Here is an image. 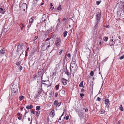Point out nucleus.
I'll list each match as a JSON object with an SVG mask.
<instances>
[{
  "mask_svg": "<svg viewBox=\"0 0 124 124\" xmlns=\"http://www.w3.org/2000/svg\"><path fill=\"white\" fill-rule=\"evenodd\" d=\"M43 92H44L43 91H42L41 90H39V91L38 93H40V94H41Z\"/></svg>",
  "mask_w": 124,
  "mask_h": 124,
  "instance_id": "c9c22d12",
  "label": "nucleus"
},
{
  "mask_svg": "<svg viewBox=\"0 0 124 124\" xmlns=\"http://www.w3.org/2000/svg\"><path fill=\"white\" fill-rule=\"evenodd\" d=\"M117 124H120V121H119L117 123Z\"/></svg>",
  "mask_w": 124,
  "mask_h": 124,
  "instance_id": "680f3d73",
  "label": "nucleus"
},
{
  "mask_svg": "<svg viewBox=\"0 0 124 124\" xmlns=\"http://www.w3.org/2000/svg\"><path fill=\"white\" fill-rule=\"evenodd\" d=\"M63 20H64V21H65L67 19L66 18H63Z\"/></svg>",
  "mask_w": 124,
  "mask_h": 124,
  "instance_id": "bf43d9fd",
  "label": "nucleus"
},
{
  "mask_svg": "<svg viewBox=\"0 0 124 124\" xmlns=\"http://www.w3.org/2000/svg\"><path fill=\"white\" fill-rule=\"evenodd\" d=\"M59 94L61 96H63L65 94V92L64 90H61L59 91Z\"/></svg>",
  "mask_w": 124,
  "mask_h": 124,
  "instance_id": "1a4fd4ad",
  "label": "nucleus"
},
{
  "mask_svg": "<svg viewBox=\"0 0 124 124\" xmlns=\"http://www.w3.org/2000/svg\"><path fill=\"white\" fill-rule=\"evenodd\" d=\"M67 56L69 57V58H70V54H67Z\"/></svg>",
  "mask_w": 124,
  "mask_h": 124,
  "instance_id": "8fccbe9b",
  "label": "nucleus"
},
{
  "mask_svg": "<svg viewBox=\"0 0 124 124\" xmlns=\"http://www.w3.org/2000/svg\"><path fill=\"white\" fill-rule=\"evenodd\" d=\"M100 21H97L95 23V24H99V23Z\"/></svg>",
  "mask_w": 124,
  "mask_h": 124,
  "instance_id": "37998d69",
  "label": "nucleus"
},
{
  "mask_svg": "<svg viewBox=\"0 0 124 124\" xmlns=\"http://www.w3.org/2000/svg\"><path fill=\"white\" fill-rule=\"evenodd\" d=\"M61 102L58 103V101L57 100L55 101L54 102V105H56V107L57 106L58 107L60 106L61 105Z\"/></svg>",
  "mask_w": 124,
  "mask_h": 124,
  "instance_id": "f8f14e48",
  "label": "nucleus"
},
{
  "mask_svg": "<svg viewBox=\"0 0 124 124\" xmlns=\"http://www.w3.org/2000/svg\"><path fill=\"white\" fill-rule=\"evenodd\" d=\"M80 96L82 98H83V97L84 96V95H85V94H84V93H80Z\"/></svg>",
  "mask_w": 124,
  "mask_h": 124,
  "instance_id": "ea45409f",
  "label": "nucleus"
},
{
  "mask_svg": "<svg viewBox=\"0 0 124 124\" xmlns=\"http://www.w3.org/2000/svg\"><path fill=\"white\" fill-rule=\"evenodd\" d=\"M101 99L99 97H98L97 98V100L99 101H101Z\"/></svg>",
  "mask_w": 124,
  "mask_h": 124,
  "instance_id": "79ce46f5",
  "label": "nucleus"
},
{
  "mask_svg": "<svg viewBox=\"0 0 124 124\" xmlns=\"http://www.w3.org/2000/svg\"><path fill=\"white\" fill-rule=\"evenodd\" d=\"M61 116H60L58 122H59L61 123V122H62L64 120V118H65V117H64V118L62 119V120H61Z\"/></svg>",
  "mask_w": 124,
  "mask_h": 124,
  "instance_id": "a211bd4d",
  "label": "nucleus"
},
{
  "mask_svg": "<svg viewBox=\"0 0 124 124\" xmlns=\"http://www.w3.org/2000/svg\"><path fill=\"white\" fill-rule=\"evenodd\" d=\"M50 42L49 41L48 42L45 41V42L43 43L42 44L41 50L42 51H44L47 50L50 47Z\"/></svg>",
  "mask_w": 124,
  "mask_h": 124,
  "instance_id": "7ed1b4c3",
  "label": "nucleus"
},
{
  "mask_svg": "<svg viewBox=\"0 0 124 124\" xmlns=\"http://www.w3.org/2000/svg\"><path fill=\"white\" fill-rule=\"evenodd\" d=\"M40 114V112L38 111L36 112V115L37 116H38Z\"/></svg>",
  "mask_w": 124,
  "mask_h": 124,
  "instance_id": "72a5a7b5",
  "label": "nucleus"
},
{
  "mask_svg": "<svg viewBox=\"0 0 124 124\" xmlns=\"http://www.w3.org/2000/svg\"><path fill=\"white\" fill-rule=\"evenodd\" d=\"M99 39H100V40H103L102 38L101 37H100L99 38Z\"/></svg>",
  "mask_w": 124,
  "mask_h": 124,
  "instance_id": "603ef678",
  "label": "nucleus"
},
{
  "mask_svg": "<svg viewBox=\"0 0 124 124\" xmlns=\"http://www.w3.org/2000/svg\"><path fill=\"white\" fill-rule=\"evenodd\" d=\"M48 81H44V80H42V84L43 83V82H46H46H48Z\"/></svg>",
  "mask_w": 124,
  "mask_h": 124,
  "instance_id": "3c124183",
  "label": "nucleus"
},
{
  "mask_svg": "<svg viewBox=\"0 0 124 124\" xmlns=\"http://www.w3.org/2000/svg\"><path fill=\"white\" fill-rule=\"evenodd\" d=\"M31 113L33 114H34L35 113L34 111L33 110H32L31 111Z\"/></svg>",
  "mask_w": 124,
  "mask_h": 124,
  "instance_id": "864d4df0",
  "label": "nucleus"
},
{
  "mask_svg": "<svg viewBox=\"0 0 124 124\" xmlns=\"http://www.w3.org/2000/svg\"><path fill=\"white\" fill-rule=\"evenodd\" d=\"M72 61H74L75 62H75V60L74 59H72Z\"/></svg>",
  "mask_w": 124,
  "mask_h": 124,
  "instance_id": "e2e57ef3",
  "label": "nucleus"
},
{
  "mask_svg": "<svg viewBox=\"0 0 124 124\" xmlns=\"http://www.w3.org/2000/svg\"><path fill=\"white\" fill-rule=\"evenodd\" d=\"M64 71L65 72L66 74H67L68 76L69 75V73L67 70H64Z\"/></svg>",
  "mask_w": 124,
  "mask_h": 124,
  "instance_id": "c756f323",
  "label": "nucleus"
},
{
  "mask_svg": "<svg viewBox=\"0 0 124 124\" xmlns=\"http://www.w3.org/2000/svg\"><path fill=\"white\" fill-rule=\"evenodd\" d=\"M124 58V55H123L122 56H120L119 58L120 60H122Z\"/></svg>",
  "mask_w": 124,
  "mask_h": 124,
  "instance_id": "4c0bfd02",
  "label": "nucleus"
},
{
  "mask_svg": "<svg viewBox=\"0 0 124 124\" xmlns=\"http://www.w3.org/2000/svg\"><path fill=\"white\" fill-rule=\"evenodd\" d=\"M19 98L20 100L21 101L24 98V97L22 95H21L19 96Z\"/></svg>",
  "mask_w": 124,
  "mask_h": 124,
  "instance_id": "a878e982",
  "label": "nucleus"
},
{
  "mask_svg": "<svg viewBox=\"0 0 124 124\" xmlns=\"http://www.w3.org/2000/svg\"><path fill=\"white\" fill-rule=\"evenodd\" d=\"M23 47L22 45H18L17 46V52H18L21 51L23 49Z\"/></svg>",
  "mask_w": 124,
  "mask_h": 124,
  "instance_id": "9d476101",
  "label": "nucleus"
},
{
  "mask_svg": "<svg viewBox=\"0 0 124 124\" xmlns=\"http://www.w3.org/2000/svg\"><path fill=\"white\" fill-rule=\"evenodd\" d=\"M59 85L58 84V85H56L55 86V89L56 90H58L59 89Z\"/></svg>",
  "mask_w": 124,
  "mask_h": 124,
  "instance_id": "bb28decb",
  "label": "nucleus"
},
{
  "mask_svg": "<svg viewBox=\"0 0 124 124\" xmlns=\"http://www.w3.org/2000/svg\"><path fill=\"white\" fill-rule=\"evenodd\" d=\"M51 115H52V116L53 117H54V116L55 115V114L54 112V109L51 112Z\"/></svg>",
  "mask_w": 124,
  "mask_h": 124,
  "instance_id": "f3484780",
  "label": "nucleus"
},
{
  "mask_svg": "<svg viewBox=\"0 0 124 124\" xmlns=\"http://www.w3.org/2000/svg\"><path fill=\"white\" fill-rule=\"evenodd\" d=\"M49 40H50V38H48L46 39V40L45 41H48Z\"/></svg>",
  "mask_w": 124,
  "mask_h": 124,
  "instance_id": "5fc2aeb1",
  "label": "nucleus"
},
{
  "mask_svg": "<svg viewBox=\"0 0 124 124\" xmlns=\"http://www.w3.org/2000/svg\"><path fill=\"white\" fill-rule=\"evenodd\" d=\"M115 43V42H114L110 41L109 44L110 46H113Z\"/></svg>",
  "mask_w": 124,
  "mask_h": 124,
  "instance_id": "aec40b11",
  "label": "nucleus"
},
{
  "mask_svg": "<svg viewBox=\"0 0 124 124\" xmlns=\"http://www.w3.org/2000/svg\"><path fill=\"white\" fill-rule=\"evenodd\" d=\"M77 67L76 62L72 61L70 64V74L74 75L77 70Z\"/></svg>",
  "mask_w": 124,
  "mask_h": 124,
  "instance_id": "f257e3e1",
  "label": "nucleus"
},
{
  "mask_svg": "<svg viewBox=\"0 0 124 124\" xmlns=\"http://www.w3.org/2000/svg\"><path fill=\"white\" fill-rule=\"evenodd\" d=\"M19 85L17 83L14 84L11 88V93L13 95L16 94L18 92L19 88Z\"/></svg>",
  "mask_w": 124,
  "mask_h": 124,
  "instance_id": "f03ea898",
  "label": "nucleus"
},
{
  "mask_svg": "<svg viewBox=\"0 0 124 124\" xmlns=\"http://www.w3.org/2000/svg\"><path fill=\"white\" fill-rule=\"evenodd\" d=\"M64 111L63 113L62 114V115H61V117H62V116L64 115Z\"/></svg>",
  "mask_w": 124,
  "mask_h": 124,
  "instance_id": "052dcab7",
  "label": "nucleus"
},
{
  "mask_svg": "<svg viewBox=\"0 0 124 124\" xmlns=\"http://www.w3.org/2000/svg\"><path fill=\"white\" fill-rule=\"evenodd\" d=\"M50 6H51V8H52V9L53 10V9L54 8V7H53V5L52 3H50Z\"/></svg>",
  "mask_w": 124,
  "mask_h": 124,
  "instance_id": "e433bc0d",
  "label": "nucleus"
},
{
  "mask_svg": "<svg viewBox=\"0 0 124 124\" xmlns=\"http://www.w3.org/2000/svg\"><path fill=\"white\" fill-rule=\"evenodd\" d=\"M97 43L99 46H101V45L103 44V40H100V41H97Z\"/></svg>",
  "mask_w": 124,
  "mask_h": 124,
  "instance_id": "2eb2a0df",
  "label": "nucleus"
},
{
  "mask_svg": "<svg viewBox=\"0 0 124 124\" xmlns=\"http://www.w3.org/2000/svg\"><path fill=\"white\" fill-rule=\"evenodd\" d=\"M40 94L38 92L37 94L35 95L34 97L35 98H37L38 97H40Z\"/></svg>",
  "mask_w": 124,
  "mask_h": 124,
  "instance_id": "6ab92c4d",
  "label": "nucleus"
},
{
  "mask_svg": "<svg viewBox=\"0 0 124 124\" xmlns=\"http://www.w3.org/2000/svg\"><path fill=\"white\" fill-rule=\"evenodd\" d=\"M33 107V106L32 105H28L27 106L26 108L27 109H31Z\"/></svg>",
  "mask_w": 124,
  "mask_h": 124,
  "instance_id": "dca6fc26",
  "label": "nucleus"
},
{
  "mask_svg": "<svg viewBox=\"0 0 124 124\" xmlns=\"http://www.w3.org/2000/svg\"><path fill=\"white\" fill-rule=\"evenodd\" d=\"M69 116H67L65 117V119L66 120H68L69 119Z\"/></svg>",
  "mask_w": 124,
  "mask_h": 124,
  "instance_id": "a19ab883",
  "label": "nucleus"
},
{
  "mask_svg": "<svg viewBox=\"0 0 124 124\" xmlns=\"http://www.w3.org/2000/svg\"><path fill=\"white\" fill-rule=\"evenodd\" d=\"M23 69V67L22 66H20L19 67V69L20 70H21Z\"/></svg>",
  "mask_w": 124,
  "mask_h": 124,
  "instance_id": "58836bf2",
  "label": "nucleus"
},
{
  "mask_svg": "<svg viewBox=\"0 0 124 124\" xmlns=\"http://www.w3.org/2000/svg\"><path fill=\"white\" fill-rule=\"evenodd\" d=\"M108 39V38L107 37H105L104 38V41H107V40Z\"/></svg>",
  "mask_w": 124,
  "mask_h": 124,
  "instance_id": "f704fd0d",
  "label": "nucleus"
},
{
  "mask_svg": "<svg viewBox=\"0 0 124 124\" xmlns=\"http://www.w3.org/2000/svg\"><path fill=\"white\" fill-rule=\"evenodd\" d=\"M29 47H28L27 48V51H28V50H29Z\"/></svg>",
  "mask_w": 124,
  "mask_h": 124,
  "instance_id": "774afa93",
  "label": "nucleus"
},
{
  "mask_svg": "<svg viewBox=\"0 0 124 124\" xmlns=\"http://www.w3.org/2000/svg\"><path fill=\"white\" fill-rule=\"evenodd\" d=\"M67 33L68 32L67 31H64V32L63 33V37H65L66 36Z\"/></svg>",
  "mask_w": 124,
  "mask_h": 124,
  "instance_id": "412c9836",
  "label": "nucleus"
},
{
  "mask_svg": "<svg viewBox=\"0 0 124 124\" xmlns=\"http://www.w3.org/2000/svg\"><path fill=\"white\" fill-rule=\"evenodd\" d=\"M85 112H87L88 111V109L87 108H85Z\"/></svg>",
  "mask_w": 124,
  "mask_h": 124,
  "instance_id": "6e6d98bb",
  "label": "nucleus"
},
{
  "mask_svg": "<svg viewBox=\"0 0 124 124\" xmlns=\"http://www.w3.org/2000/svg\"><path fill=\"white\" fill-rule=\"evenodd\" d=\"M38 38V36H36L35 38H34V40L35 41Z\"/></svg>",
  "mask_w": 124,
  "mask_h": 124,
  "instance_id": "49530a36",
  "label": "nucleus"
},
{
  "mask_svg": "<svg viewBox=\"0 0 124 124\" xmlns=\"http://www.w3.org/2000/svg\"><path fill=\"white\" fill-rule=\"evenodd\" d=\"M94 74V72L92 71H91L90 73V75L91 76H93Z\"/></svg>",
  "mask_w": 124,
  "mask_h": 124,
  "instance_id": "2f4dec72",
  "label": "nucleus"
},
{
  "mask_svg": "<svg viewBox=\"0 0 124 124\" xmlns=\"http://www.w3.org/2000/svg\"><path fill=\"white\" fill-rule=\"evenodd\" d=\"M100 3V2L98 1H96V4L97 5H99Z\"/></svg>",
  "mask_w": 124,
  "mask_h": 124,
  "instance_id": "09e8293b",
  "label": "nucleus"
},
{
  "mask_svg": "<svg viewBox=\"0 0 124 124\" xmlns=\"http://www.w3.org/2000/svg\"><path fill=\"white\" fill-rule=\"evenodd\" d=\"M46 83H42V84H44L45 86L47 87V88L51 86V84L49 82H48Z\"/></svg>",
  "mask_w": 124,
  "mask_h": 124,
  "instance_id": "ddd939ff",
  "label": "nucleus"
},
{
  "mask_svg": "<svg viewBox=\"0 0 124 124\" xmlns=\"http://www.w3.org/2000/svg\"><path fill=\"white\" fill-rule=\"evenodd\" d=\"M22 27H24L25 26L24 24H22Z\"/></svg>",
  "mask_w": 124,
  "mask_h": 124,
  "instance_id": "0e129e2a",
  "label": "nucleus"
},
{
  "mask_svg": "<svg viewBox=\"0 0 124 124\" xmlns=\"http://www.w3.org/2000/svg\"><path fill=\"white\" fill-rule=\"evenodd\" d=\"M33 21V19L32 18H31L29 20V23H32Z\"/></svg>",
  "mask_w": 124,
  "mask_h": 124,
  "instance_id": "5701e85b",
  "label": "nucleus"
},
{
  "mask_svg": "<svg viewBox=\"0 0 124 124\" xmlns=\"http://www.w3.org/2000/svg\"><path fill=\"white\" fill-rule=\"evenodd\" d=\"M105 112V111L103 109H102L99 111L100 113L101 114H103Z\"/></svg>",
  "mask_w": 124,
  "mask_h": 124,
  "instance_id": "c85d7f7f",
  "label": "nucleus"
},
{
  "mask_svg": "<svg viewBox=\"0 0 124 124\" xmlns=\"http://www.w3.org/2000/svg\"><path fill=\"white\" fill-rule=\"evenodd\" d=\"M21 63V62L20 61H19L18 62H16V64L17 66L20 65Z\"/></svg>",
  "mask_w": 124,
  "mask_h": 124,
  "instance_id": "7c9ffc66",
  "label": "nucleus"
},
{
  "mask_svg": "<svg viewBox=\"0 0 124 124\" xmlns=\"http://www.w3.org/2000/svg\"><path fill=\"white\" fill-rule=\"evenodd\" d=\"M104 101L105 104L106 105L107 107L108 108L109 107V101L108 99H106Z\"/></svg>",
  "mask_w": 124,
  "mask_h": 124,
  "instance_id": "6e6552de",
  "label": "nucleus"
},
{
  "mask_svg": "<svg viewBox=\"0 0 124 124\" xmlns=\"http://www.w3.org/2000/svg\"><path fill=\"white\" fill-rule=\"evenodd\" d=\"M119 109L121 111H123L124 110V109L123 107H122V106L121 105L119 107Z\"/></svg>",
  "mask_w": 124,
  "mask_h": 124,
  "instance_id": "393cba45",
  "label": "nucleus"
},
{
  "mask_svg": "<svg viewBox=\"0 0 124 124\" xmlns=\"http://www.w3.org/2000/svg\"><path fill=\"white\" fill-rule=\"evenodd\" d=\"M61 43V39L58 38L56 39L55 42V43L57 47H59Z\"/></svg>",
  "mask_w": 124,
  "mask_h": 124,
  "instance_id": "20e7f679",
  "label": "nucleus"
},
{
  "mask_svg": "<svg viewBox=\"0 0 124 124\" xmlns=\"http://www.w3.org/2000/svg\"><path fill=\"white\" fill-rule=\"evenodd\" d=\"M40 107L39 106H37L36 108V109L37 110H40Z\"/></svg>",
  "mask_w": 124,
  "mask_h": 124,
  "instance_id": "473e14b6",
  "label": "nucleus"
},
{
  "mask_svg": "<svg viewBox=\"0 0 124 124\" xmlns=\"http://www.w3.org/2000/svg\"><path fill=\"white\" fill-rule=\"evenodd\" d=\"M71 23L70 24L71 25H73L74 24V21L71 19H70V20L69 21Z\"/></svg>",
  "mask_w": 124,
  "mask_h": 124,
  "instance_id": "b1692460",
  "label": "nucleus"
},
{
  "mask_svg": "<svg viewBox=\"0 0 124 124\" xmlns=\"http://www.w3.org/2000/svg\"><path fill=\"white\" fill-rule=\"evenodd\" d=\"M58 93H55V97H57V96L58 95Z\"/></svg>",
  "mask_w": 124,
  "mask_h": 124,
  "instance_id": "c03bdc74",
  "label": "nucleus"
},
{
  "mask_svg": "<svg viewBox=\"0 0 124 124\" xmlns=\"http://www.w3.org/2000/svg\"><path fill=\"white\" fill-rule=\"evenodd\" d=\"M61 80L64 85H65L67 84L68 81L67 80L63 78H61Z\"/></svg>",
  "mask_w": 124,
  "mask_h": 124,
  "instance_id": "0eeeda50",
  "label": "nucleus"
},
{
  "mask_svg": "<svg viewBox=\"0 0 124 124\" xmlns=\"http://www.w3.org/2000/svg\"><path fill=\"white\" fill-rule=\"evenodd\" d=\"M5 12V9L2 8H0V13L2 14H4Z\"/></svg>",
  "mask_w": 124,
  "mask_h": 124,
  "instance_id": "4468645a",
  "label": "nucleus"
},
{
  "mask_svg": "<svg viewBox=\"0 0 124 124\" xmlns=\"http://www.w3.org/2000/svg\"><path fill=\"white\" fill-rule=\"evenodd\" d=\"M79 86L80 87H83V88L84 87V86L83 85V81L81 82L80 84L79 85Z\"/></svg>",
  "mask_w": 124,
  "mask_h": 124,
  "instance_id": "4be33fe9",
  "label": "nucleus"
},
{
  "mask_svg": "<svg viewBox=\"0 0 124 124\" xmlns=\"http://www.w3.org/2000/svg\"><path fill=\"white\" fill-rule=\"evenodd\" d=\"M98 24L96 25V24H95V25L94 26V28H95V29H96L97 28L98 26Z\"/></svg>",
  "mask_w": 124,
  "mask_h": 124,
  "instance_id": "de8ad7c7",
  "label": "nucleus"
},
{
  "mask_svg": "<svg viewBox=\"0 0 124 124\" xmlns=\"http://www.w3.org/2000/svg\"><path fill=\"white\" fill-rule=\"evenodd\" d=\"M101 12H98L96 14V19L97 21H100L101 16Z\"/></svg>",
  "mask_w": 124,
  "mask_h": 124,
  "instance_id": "39448f33",
  "label": "nucleus"
},
{
  "mask_svg": "<svg viewBox=\"0 0 124 124\" xmlns=\"http://www.w3.org/2000/svg\"><path fill=\"white\" fill-rule=\"evenodd\" d=\"M27 8V6L26 3H23L21 7V8L22 10H23L24 11H25V9H26Z\"/></svg>",
  "mask_w": 124,
  "mask_h": 124,
  "instance_id": "423d86ee",
  "label": "nucleus"
},
{
  "mask_svg": "<svg viewBox=\"0 0 124 124\" xmlns=\"http://www.w3.org/2000/svg\"><path fill=\"white\" fill-rule=\"evenodd\" d=\"M62 8H61V6L59 5V7L57 8V9L59 11H61V10Z\"/></svg>",
  "mask_w": 124,
  "mask_h": 124,
  "instance_id": "cd10ccee",
  "label": "nucleus"
},
{
  "mask_svg": "<svg viewBox=\"0 0 124 124\" xmlns=\"http://www.w3.org/2000/svg\"><path fill=\"white\" fill-rule=\"evenodd\" d=\"M18 118L19 120H21V118L20 116H19L18 117Z\"/></svg>",
  "mask_w": 124,
  "mask_h": 124,
  "instance_id": "13d9d810",
  "label": "nucleus"
},
{
  "mask_svg": "<svg viewBox=\"0 0 124 124\" xmlns=\"http://www.w3.org/2000/svg\"><path fill=\"white\" fill-rule=\"evenodd\" d=\"M17 115L18 116H20V115L19 113H18L17 114Z\"/></svg>",
  "mask_w": 124,
  "mask_h": 124,
  "instance_id": "69168bd1",
  "label": "nucleus"
},
{
  "mask_svg": "<svg viewBox=\"0 0 124 124\" xmlns=\"http://www.w3.org/2000/svg\"><path fill=\"white\" fill-rule=\"evenodd\" d=\"M62 50H61L59 52V53L60 54H61L62 52Z\"/></svg>",
  "mask_w": 124,
  "mask_h": 124,
  "instance_id": "4d7b16f0",
  "label": "nucleus"
},
{
  "mask_svg": "<svg viewBox=\"0 0 124 124\" xmlns=\"http://www.w3.org/2000/svg\"><path fill=\"white\" fill-rule=\"evenodd\" d=\"M5 52V49H1L0 51V56H4Z\"/></svg>",
  "mask_w": 124,
  "mask_h": 124,
  "instance_id": "9b49d317",
  "label": "nucleus"
},
{
  "mask_svg": "<svg viewBox=\"0 0 124 124\" xmlns=\"http://www.w3.org/2000/svg\"><path fill=\"white\" fill-rule=\"evenodd\" d=\"M23 27H21V29L22 30H23Z\"/></svg>",
  "mask_w": 124,
  "mask_h": 124,
  "instance_id": "338daca9",
  "label": "nucleus"
},
{
  "mask_svg": "<svg viewBox=\"0 0 124 124\" xmlns=\"http://www.w3.org/2000/svg\"><path fill=\"white\" fill-rule=\"evenodd\" d=\"M85 91L84 89L83 88H82L81 89V92L82 93H84Z\"/></svg>",
  "mask_w": 124,
  "mask_h": 124,
  "instance_id": "a18cd8bd",
  "label": "nucleus"
}]
</instances>
